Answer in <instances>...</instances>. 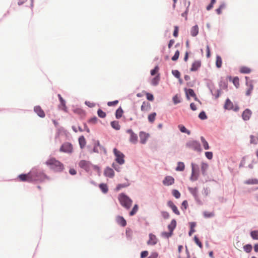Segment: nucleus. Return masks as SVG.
Returning <instances> with one entry per match:
<instances>
[{
  "label": "nucleus",
  "instance_id": "obj_21",
  "mask_svg": "<svg viewBox=\"0 0 258 258\" xmlns=\"http://www.w3.org/2000/svg\"><path fill=\"white\" fill-rule=\"evenodd\" d=\"M201 66V60H198L195 61L191 64L190 71L191 72L197 71Z\"/></svg>",
  "mask_w": 258,
  "mask_h": 258
},
{
  "label": "nucleus",
  "instance_id": "obj_37",
  "mask_svg": "<svg viewBox=\"0 0 258 258\" xmlns=\"http://www.w3.org/2000/svg\"><path fill=\"white\" fill-rule=\"evenodd\" d=\"M129 141L133 144H136L138 142V136L135 133L130 135Z\"/></svg>",
  "mask_w": 258,
  "mask_h": 258
},
{
  "label": "nucleus",
  "instance_id": "obj_28",
  "mask_svg": "<svg viewBox=\"0 0 258 258\" xmlns=\"http://www.w3.org/2000/svg\"><path fill=\"white\" fill-rule=\"evenodd\" d=\"M178 128L179 130V131L182 133H185L188 135H190L191 134L190 131L187 130L183 124H178Z\"/></svg>",
  "mask_w": 258,
  "mask_h": 258
},
{
  "label": "nucleus",
  "instance_id": "obj_36",
  "mask_svg": "<svg viewBox=\"0 0 258 258\" xmlns=\"http://www.w3.org/2000/svg\"><path fill=\"white\" fill-rule=\"evenodd\" d=\"M111 127L115 130H119L120 128V125L119 124V122L116 120L112 121L110 122Z\"/></svg>",
  "mask_w": 258,
  "mask_h": 258
},
{
  "label": "nucleus",
  "instance_id": "obj_52",
  "mask_svg": "<svg viewBox=\"0 0 258 258\" xmlns=\"http://www.w3.org/2000/svg\"><path fill=\"white\" fill-rule=\"evenodd\" d=\"M203 215L204 217L206 218H212L215 215L214 212H208L207 211L204 212Z\"/></svg>",
  "mask_w": 258,
  "mask_h": 258
},
{
  "label": "nucleus",
  "instance_id": "obj_4",
  "mask_svg": "<svg viewBox=\"0 0 258 258\" xmlns=\"http://www.w3.org/2000/svg\"><path fill=\"white\" fill-rule=\"evenodd\" d=\"M185 147L197 152H201L202 149L200 143L195 140H190L185 143Z\"/></svg>",
  "mask_w": 258,
  "mask_h": 258
},
{
  "label": "nucleus",
  "instance_id": "obj_1",
  "mask_svg": "<svg viewBox=\"0 0 258 258\" xmlns=\"http://www.w3.org/2000/svg\"><path fill=\"white\" fill-rule=\"evenodd\" d=\"M32 182L33 181H44L45 179L49 180V177L45 174L43 170L37 167L33 168L31 170Z\"/></svg>",
  "mask_w": 258,
  "mask_h": 258
},
{
  "label": "nucleus",
  "instance_id": "obj_6",
  "mask_svg": "<svg viewBox=\"0 0 258 258\" xmlns=\"http://www.w3.org/2000/svg\"><path fill=\"white\" fill-rule=\"evenodd\" d=\"M191 174L189 178L191 181H195L198 179L199 176L200 168L198 165L191 163Z\"/></svg>",
  "mask_w": 258,
  "mask_h": 258
},
{
  "label": "nucleus",
  "instance_id": "obj_14",
  "mask_svg": "<svg viewBox=\"0 0 258 258\" xmlns=\"http://www.w3.org/2000/svg\"><path fill=\"white\" fill-rule=\"evenodd\" d=\"M150 135L145 132L141 131L139 133V137L140 139V143L142 144H146L148 139L149 138Z\"/></svg>",
  "mask_w": 258,
  "mask_h": 258
},
{
  "label": "nucleus",
  "instance_id": "obj_34",
  "mask_svg": "<svg viewBox=\"0 0 258 258\" xmlns=\"http://www.w3.org/2000/svg\"><path fill=\"white\" fill-rule=\"evenodd\" d=\"M190 226V230L188 232L189 236H191L192 234L195 232L196 230L195 229V227L196 226V222H191L189 223Z\"/></svg>",
  "mask_w": 258,
  "mask_h": 258
},
{
  "label": "nucleus",
  "instance_id": "obj_59",
  "mask_svg": "<svg viewBox=\"0 0 258 258\" xmlns=\"http://www.w3.org/2000/svg\"><path fill=\"white\" fill-rule=\"evenodd\" d=\"M194 199L195 200V201L196 202V203L199 205H202L203 204V202L202 201V200H200V199L199 198V195L198 194L197 195H196V196H194Z\"/></svg>",
  "mask_w": 258,
  "mask_h": 258
},
{
  "label": "nucleus",
  "instance_id": "obj_40",
  "mask_svg": "<svg viewBox=\"0 0 258 258\" xmlns=\"http://www.w3.org/2000/svg\"><path fill=\"white\" fill-rule=\"evenodd\" d=\"M219 86L220 88L223 89H227L228 87V82L224 80H221L219 83Z\"/></svg>",
  "mask_w": 258,
  "mask_h": 258
},
{
  "label": "nucleus",
  "instance_id": "obj_17",
  "mask_svg": "<svg viewBox=\"0 0 258 258\" xmlns=\"http://www.w3.org/2000/svg\"><path fill=\"white\" fill-rule=\"evenodd\" d=\"M104 175L106 177L111 178L114 176V172L112 168L107 166L104 169Z\"/></svg>",
  "mask_w": 258,
  "mask_h": 258
},
{
  "label": "nucleus",
  "instance_id": "obj_27",
  "mask_svg": "<svg viewBox=\"0 0 258 258\" xmlns=\"http://www.w3.org/2000/svg\"><path fill=\"white\" fill-rule=\"evenodd\" d=\"M199 33V27L196 25L191 27L190 30V34L192 37H196Z\"/></svg>",
  "mask_w": 258,
  "mask_h": 258
},
{
  "label": "nucleus",
  "instance_id": "obj_29",
  "mask_svg": "<svg viewBox=\"0 0 258 258\" xmlns=\"http://www.w3.org/2000/svg\"><path fill=\"white\" fill-rule=\"evenodd\" d=\"M160 74H158L155 77H154L151 81V85L154 86H156L158 85L160 81Z\"/></svg>",
  "mask_w": 258,
  "mask_h": 258
},
{
  "label": "nucleus",
  "instance_id": "obj_26",
  "mask_svg": "<svg viewBox=\"0 0 258 258\" xmlns=\"http://www.w3.org/2000/svg\"><path fill=\"white\" fill-rule=\"evenodd\" d=\"M177 225V222L175 219L171 220L170 223L168 225L167 228L168 230H170L173 232L174 230L175 229Z\"/></svg>",
  "mask_w": 258,
  "mask_h": 258
},
{
  "label": "nucleus",
  "instance_id": "obj_8",
  "mask_svg": "<svg viewBox=\"0 0 258 258\" xmlns=\"http://www.w3.org/2000/svg\"><path fill=\"white\" fill-rule=\"evenodd\" d=\"M207 87L209 89L211 94L213 96H215V99H218L220 95L221 90L218 89L217 90V93L216 94H214L213 90L215 89V85L213 82L211 80H208V82L206 84Z\"/></svg>",
  "mask_w": 258,
  "mask_h": 258
},
{
  "label": "nucleus",
  "instance_id": "obj_32",
  "mask_svg": "<svg viewBox=\"0 0 258 258\" xmlns=\"http://www.w3.org/2000/svg\"><path fill=\"white\" fill-rule=\"evenodd\" d=\"M99 187L103 194H106L108 191V188L107 184L101 183L99 184Z\"/></svg>",
  "mask_w": 258,
  "mask_h": 258
},
{
  "label": "nucleus",
  "instance_id": "obj_60",
  "mask_svg": "<svg viewBox=\"0 0 258 258\" xmlns=\"http://www.w3.org/2000/svg\"><path fill=\"white\" fill-rule=\"evenodd\" d=\"M159 68L158 66H156L153 69L151 70L150 74L151 76L155 75L159 71Z\"/></svg>",
  "mask_w": 258,
  "mask_h": 258
},
{
  "label": "nucleus",
  "instance_id": "obj_20",
  "mask_svg": "<svg viewBox=\"0 0 258 258\" xmlns=\"http://www.w3.org/2000/svg\"><path fill=\"white\" fill-rule=\"evenodd\" d=\"M184 91L186 95V99L187 100L190 99V97H194L195 96L196 93L194 90L190 88H184Z\"/></svg>",
  "mask_w": 258,
  "mask_h": 258
},
{
  "label": "nucleus",
  "instance_id": "obj_23",
  "mask_svg": "<svg viewBox=\"0 0 258 258\" xmlns=\"http://www.w3.org/2000/svg\"><path fill=\"white\" fill-rule=\"evenodd\" d=\"M124 179L126 181V182L118 184L115 187V191H117L122 188L127 187L130 185V183L128 182V179L126 178H125Z\"/></svg>",
  "mask_w": 258,
  "mask_h": 258
},
{
  "label": "nucleus",
  "instance_id": "obj_47",
  "mask_svg": "<svg viewBox=\"0 0 258 258\" xmlns=\"http://www.w3.org/2000/svg\"><path fill=\"white\" fill-rule=\"evenodd\" d=\"M250 236L253 239L258 240V230L251 231Z\"/></svg>",
  "mask_w": 258,
  "mask_h": 258
},
{
  "label": "nucleus",
  "instance_id": "obj_3",
  "mask_svg": "<svg viewBox=\"0 0 258 258\" xmlns=\"http://www.w3.org/2000/svg\"><path fill=\"white\" fill-rule=\"evenodd\" d=\"M118 201L120 205L126 209H129L132 204V199L125 194L122 192L118 195Z\"/></svg>",
  "mask_w": 258,
  "mask_h": 258
},
{
  "label": "nucleus",
  "instance_id": "obj_18",
  "mask_svg": "<svg viewBox=\"0 0 258 258\" xmlns=\"http://www.w3.org/2000/svg\"><path fill=\"white\" fill-rule=\"evenodd\" d=\"M34 111L41 118H44L45 116L44 111L39 105L35 106L34 107Z\"/></svg>",
  "mask_w": 258,
  "mask_h": 258
},
{
  "label": "nucleus",
  "instance_id": "obj_49",
  "mask_svg": "<svg viewBox=\"0 0 258 258\" xmlns=\"http://www.w3.org/2000/svg\"><path fill=\"white\" fill-rule=\"evenodd\" d=\"M239 80L238 77H234L232 79V82L233 85L236 88H238L239 86Z\"/></svg>",
  "mask_w": 258,
  "mask_h": 258
},
{
  "label": "nucleus",
  "instance_id": "obj_53",
  "mask_svg": "<svg viewBox=\"0 0 258 258\" xmlns=\"http://www.w3.org/2000/svg\"><path fill=\"white\" fill-rule=\"evenodd\" d=\"M172 100L174 104H177L181 102V100L177 94L173 97Z\"/></svg>",
  "mask_w": 258,
  "mask_h": 258
},
{
  "label": "nucleus",
  "instance_id": "obj_10",
  "mask_svg": "<svg viewBox=\"0 0 258 258\" xmlns=\"http://www.w3.org/2000/svg\"><path fill=\"white\" fill-rule=\"evenodd\" d=\"M20 181L23 182H32L31 170L28 173L21 174L18 176Z\"/></svg>",
  "mask_w": 258,
  "mask_h": 258
},
{
  "label": "nucleus",
  "instance_id": "obj_30",
  "mask_svg": "<svg viewBox=\"0 0 258 258\" xmlns=\"http://www.w3.org/2000/svg\"><path fill=\"white\" fill-rule=\"evenodd\" d=\"M79 143L81 149H83L86 144V140L83 136H81L79 138Z\"/></svg>",
  "mask_w": 258,
  "mask_h": 258
},
{
  "label": "nucleus",
  "instance_id": "obj_51",
  "mask_svg": "<svg viewBox=\"0 0 258 258\" xmlns=\"http://www.w3.org/2000/svg\"><path fill=\"white\" fill-rule=\"evenodd\" d=\"M172 194L176 199H179L181 196L180 192L177 189H173Z\"/></svg>",
  "mask_w": 258,
  "mask_h": 258
},
{
  "label": "nucleus",
  "instance_id": "obj_15",
  "mask_svg": "<svg viewBox=\"0 0 258 258\" xmlns=\"http://www.w3.org/2000/svg\"><path fill=\"white\" fill-rule=\"evenodd\" d=\"M174 178L171 176H166L163 179L162 183L165 186H170L174 183Z\"/></svg>",
  "mask_w": 258,
  "mask_h": 258
},
{
  "label": "nucleus",
  "instance_id": "obj_62",
  "mask_svg": "<svg viewBox=\"0 0 258 258\" xmlns=\"http://www.w3.org/2000/svg\"><path fill=\"white\" fill-rule=\"evenodd\" d=\"M188 208V203L186 200H184L182 202L181 209L182 210H186Z\"/></svg>",
  "mask_w": 258,
  "mask_h": 258
},
{
  "label": "nucleus",
  "instance_id": "obj_35",
  "mask_svg": "<svg viewBox=\"0 0 258 258\" xmlns=\"http://www.w3.org/2000/svg\"><path fill=\"white\" fill-rule=\"evenodd\" d=\"M185 168V165L183 162L179 161L177 163V166L175 168V170L177 171H183Z\"/></svg>",
  "mask_w": 258,
  "mask_h": 258
},
{
  "label": "nucleus",
  "instance_id": "obj_63",
  "mask_svg": "<svg viewBox=\"0 0 258 258\" xmlns=\"http://www.w3.org/2000/svg\"><path fill=\"white\" fill-rule=\"evenodd\" d=\"M172 74L176 78H179L180 77V73L177 70H172Z\"/></svg>",
  "mask_w": 258,
  "mask_h": 258
},
{
  "label": "nucleus",
  "instance_id": "obj_25",
  "mask_svg": "<svg viewBox=\"0 0 258 258\" xmlns=\"http://www.w3.org/2000/svg\"><path fill=\"white\" fill-rule=\"evenodd\" d=\"M209 168V165L208 163L205 162H202L201 164V172L202 174L204 176L207 175V170Z\"/></svg>",
  "mask_w": 258,
  "mask_h": 258
},
{
  "label": "nucleus",
  "instance_id": "obj_7",
  "mask_svg": "<svg viewBox=\"0 0 258 258\" xmlns=\"http://www.w3.org/2000/svg\"><path fill=\"white\" fill-rule=\"evenodd\" d=\"M113 154L115 157V161L119 165H122L124 163V155L120 151L118 150L116 148H114L113 150Z\"/></svg>",
  "mask_w": 258,
  "mask_h": 258
},
{
  "label": "nucleus",
  "instance_id": "obj_38",
  "mask_svg": "<svg viewBox=\"0 0 258 258\" xmlns=\"http://www.w3.org/2000/svg\"><path fill=\"white\" fill-rule=\"evenodd\" d=\"M244 183L246 184H258V179L256 178L248 179L244 181Z\"/></svg>",
  "mask_w": 258,
  "mask_h": 258
},
{
  "label": "nucleus",
  "instance_id": "obj_16",
  "mask_svg": "<svg viewBox=\"0 0 258 258\" xmlns=\"http://www.w3.org/2000/svg\"><path fill=\"white\" fill-rule=\"evenodd\" d=\"M252 115V111L248 108L245 109L242 113V118L244 121H247L249 120Z\"/></svg>",
  "mask_w": 258,
  "mask_h": 258
},
{
  "label": "nucleus",
  "instance_id": "obj_58",
  "mask_svg": "<svg viewBox=\"0 0 258 258\" xmlns=\"http://www.w3.org/2000/svg\"><path fill=\"white\" fill-rule=\"evenodd\" d=\"M194 199L195 200V201L196 202V203L199 205H202L203 204V202L202 201V200H200V199L199 198V195L198 194L197 195H196V196H194Z\"/></svg>",
  "mask_w": 258,
  "mask_h": 258
},
{
  "label": "nucleus",
  "instance_id": "obj_39",
  "mask_svg": "<svg viewBox=\"0 0 258 258\" xmlns=\"http://www.w3.org/2000/svg\"><path fill=\"white\" fill-rule=\"evenodd\" d=\"M222 60L221 57L217 55L216 60V66L217 68H220L222 67Z\"/></svg>",
  "mask_w": 258,
  "mask_h": 258
},
{
  "label": "nucleus",
  "instance_id": "obj_48",
  "mask_svg": "<svg viewBox=\"0 0 258 258\" xmlns=\"http://www.w3.org/2000/svg\"><path fill=\"white\" fill-rule=\"evenodd\" d=\"M97 114L99 117L102 118H105L106 116V113L100 108L98 109Z\"/></svg>",
  "mask_w": 258,
  "mask_h": 258
},
{
  "label": "nucleus",
  "instance_id": "obj_9",
  "mask_svg": "<svg viewBox=\"0 0 258 258\" xmlns=\"http://www.w3.org/2000/svg\"><path fill=\"white\" fill-rule=\"evenodd\" d=\"M73 146L71 143L65 142L62 144L60 148V151L67 153H71L73 152Z\"/></svg>",
  "mask_w": 258,
  "mask_h": 258
},
{
  "label": "nucleus",
  "instance_id": "obj_57",
  "mask_svg": "<svg viewBox=\"0 0 258 258\" xmlns=\"http://www.w3.org/2000/svg\"><path fill=\"white\" fill-rule=\"evenodd\" d=\"M179 54H180L179 51L178 50H177L175 51L174 55L171 57V59L173 61H176L179 58Z\"/></svg>",
  "mask_w": 258,
  "mask_h": 258
},
{
  "label": "nucleus",
  "instance_id": "obj_22",
  "mask_svg": "<svg viewBox=\"0 0 258 258\" xmlns=\"http://www.w3.org/2000/svg\"><path fill=\"white\" fill-rule=\"evenodd\" d=\"M116 221L118 224L122 227H125L126 225V221L121 216H117L116 217Z\"/></svg>",
  "mask_w": 258,
  "mask_h": 258
},
{
  "label": "nucleus",
  "instance_id": "obj_5",
  "mask_svg": "<svg viewBox=\"0 0 258 258\" xmlns=\"http://www.w3.org/2000/svg\"><path fill=\"white\" fill-rule=\"evenodd\" d=\"M94 142V147L92 149H91L90 147L89 146H87V148L89 150V151L90 153H99V151H103L105 154H107V151L106 149L100 145V142L99 140H93Z\"/></svg>",
  "mask_w": 258,
  "mask_h": 258
},
{
  "label": "nucleus",
  "instance_id": "obj_19",
  "mask_svg": "<svg viewBox=\"0 0 258 258\" xmlns=\"http://www.w3.org/2000/svg\"><path fill=\"white\" fill-rule=\"evenodd\" d=\"M167 205L172 209L173 212L174 214H175L177 215H180V212L178 210V208L176 207V206L173 203V202L172 201H168L167 203Z\"/></svg>",
  "mask_w": 258,
  "mask_h": 258
},
{
  "label": "nucleus",
  "instance_id": "obj_13",
  "mask_svg": "<svg viewBox=\"0 0 258 258\" xmlns=\"http://www.w3.org/2000/svg\"><path fill=\"white\" fill-rule=\"evenodd\" d=\"M149 240L147 241V244L148 245H155L158 241V239L156 236L153 233H150L149 234Z\"/></svg>",
  "mask_w": 258,
  "mask_h": 258
},
{
  "label": "nucleus",
  "instance_id": "obj_11",
  "mask_svg": "<svg viewBox=\"0 0 258 258\" xmlns=\"http://www.w3.org/2000/svg\"><path fill=\"white\" fill-rule=\"evenodd\" d=\"M92 165L90 161L82 160L79 163V166L88 172L90 170V166Z\"/></svg>",
  "mask_w": 258,
  "mask_h": 258
},
{
  "label": "nucleus",
  "instance_id": "obj_64",
  "mask_svg": "<svg viewBox=\"0 0 258 258\" xmlns=\"http://www.w3.org/2000/svg\"><path fill=\"white\" fill-rule=\"evenodd\" d=\"M205 156L208 159L211 160L213 158V154L212 152L207 151L205 152Z\"/></svg>",
  "mask_w": 258,
  "mask_h": 258
},
{
  "label": "nucleus",
  "instance_id": "obj_43",
  "mask_svg": "<svg viewBox=\"0 0 258 258\" xmlns=\"http://www.w3.org/2000/svg\"><path fill=\"white\" fill-rule=\"evenodd\" d=\"M188 190L193 197L198 194V189L197 187H188Z\"/></svg>",
  "mask_w": 258,
  "mask_h": 258
},
{
  "label": "nucleus",
  "instance_id": "obj_2",
  "mask_svg": "<svg viewBox=\"0 0 258 258\" xmlns=\"http://www.w3.org/2000/svg\"><path fill=\"white\" fill-rule=\"evenodd\" d=\"M45 164L55 172H60L64 169L63 164L55 158H51L45 162Z\"/></svg>",
  "mask_w": 258,
  "mask_h": 258
},
{
  "label": "nucleus",
  "instance_id": "obj_24",
  "mask_svg": "<svg viewBox=\"0 0 258 258\" xmlns=\"http://www.w3.org/2000/svg\"><path fill=\"white\" fill-rule=\"evenodd\" d=\"M233 104L231 102V101L229 99L227 98L225 102L224 105V108L226 110H230L233 109Z\"/></svg>",
  "mask_w": 258,
  "mask_h": 258
},
{
  "label": "nucleus",
  "instance_id": "obj_50",
  "mask_svg": "<svg viewBox=\"0 0 258 258\" xmlns=\"http://www.w3.org/2000/svg\"><path fill=\"white\" fill-rule=\"evenodd\" d=\"M194 239V241H195V243L197 244V245H198L200 248H203V244H202V242L200 240L199 238L196 235H195Z\"/></svg>",
  "mask_w": 258,
  "mask_h": 258
},
{
  "label": "nucleus",
  "instance_id": "obj_33",
  "mask_svg": "<svg viewBox=\"0 0 258 258\" xmlns=\"http://www.w3.org/2000/svg\"><path fill=\"white\" fill-rule=\"evenodd\" d=\"M200 139L203 146L204 149L206 150H209L210 149V147L208 142L206 140L205 138L203 136H201L200 137Z\"/></svg>",
  "mask_w": 258,
  "mask_h": 258
},
{
  "label": "nucleus",
  "instance_id": "obj_56",
  "mask_svg": "<svg viewBox=\"0 0 258 258\" xmlns=\"http://www.w3.org/2000/svg\"><path fill=\"white\" fill-rule=\"evenodd\" d=\"M199 117L202 120H205L207 118V116L204 111H202L199 114Z\"/></svg>",
  "mask_w": 258,
  "mask_h": 258
},
{
  "label": "nucleus",
  "instance_id": "obj_42",
  "mask_svg": "<svg viewBox=\"0 0 258 258\" xmlns=\"http://www.w3.org/2000/svg\"><path fill=\"white\" fill-rule=\"evenodd\" d=\"M239 71L241 74H246L251 72V69L247 67L243 66L240 68Z\"/></svg>",
  "mask_w": 258,
  "mask_h": 258
},
{
  "label": "nucleus",
  "instance_id": "obj_54",
  "mask_svg": "<svg viewBox=\"0 0 258 258\" xmlns=\"http://www.w3.org/2000/svg\"><path fill=\"white\" fill-rule=\"evenodd\" d=\"M98 118L96 116H94L93 117L90 118L88 120V122L90 124H96L97 122Z\"/></svg>",
  "mask_w": 258,
  "mask_h": 258
},
{
  "label": "nucleus",
  "instance_id": "obj_55",
  "mask_svg": "<svg viewBox=\"0 0 258 258\" xmlns=\"http://www.w3.org/2000/svg\"><path fill=\"white\" fill-rule=\"evenodd\" d=\"M173 234V232L170 230H169L168 232H163L162 233V235L167 238L171 237Z\"/></svg>",
  "mask_w": 258,
  "mask_h": 258
},
{
  "label": "nucleus",
  "instance_id": "obj_61",
  "mask_svg": "<svg viewBox=\"0 0 258 258\" xmlns=\"http://www.w3.org/2000/svg\"><path fill=\"white\" fill-rule=\"evenodd\" d=\"M161 215L164 219H168L170 217V214L166 211H161Z\"/></svg>",
  "mask_w": 258,
  "mask_h": 258
},
{
  "label": "nucleus",
  "instance_id": "obj_45",
  "mask_svg": "<svg viewBox=\"0 0 258 258\" xmlns=\"http://www.w3.org/2000/svg\"><path fill=\"white\" fill-rule=\"evenodd\" d=\"M252 249V245L250 244H247L243 246L244 250L247 252L249 253L251 251Z\"/></svg>",
  "mask_w": 258,
  "mask_h": 258
},
{
  "label": "nucleus",
  "instance_id": "obj_44",
  "mask_svg": "<svg viewBox=\"0 0 258 258\" xmlns=\"http://www.w3.org/2000/svg\"><path fill=\"white\" fill-rule=\"evenodd\" d=\"M139 209V206L137 204H135L132 210L130 212L129 215L131 216H134L137 212Z\"/></svg>",
  "mask_w": 258,
  "mask_h": 258
},
{
  "label": "nucleus",
  "instance_id": "obj_31",
  "mask_svg": "<svg viewBox=\"0 0 258 258\" xmlns=\"http://www.w3.org/2000/svg\"><path fill=\"white\" fill-rule=\"evenodd\" d=\"M123 113V110L122 109V108L120 106L116 110L115 113L116 118V119L120 118L122 116Z\"/></svg>",
  "mask_w": 258,
  "mask_h": 258
},
{
  "label": "nucleus",
  "instance_id": "obj_12",
  "mask_svg": "<svg viewBox=\"0 0 258 258\" xmlns=\"http://www.w3.org/2000/svg\"><path fill=\"white\" fill-rule=\"evenodd\" d=\"M57 97L60 102V104L58 106V108L66 112H68V109L66 106V100L62 98V97L59 94L57 95Z\"/></svg>",
  "mask_w": 258,
  "mask_h": 258
},
{
  "label": "nucleus",
  "instance_id": "obj_41",
  "mask_svg": "<svg viewBox=\"0 0 258 258\" xmlns=\"http://www.w3.org/2000/svg\"><path fill=\"white\" fill-rule=\"evenodd\" d=\"M150 107V104L149 102H143L141 107V109L143 111H147Z\"/></svg>",
  "mask_w": 258,
  "mask_h": 258
},
{
  "label": "nucleus",
  "instance_id": "obj_46",
  "mask_svg": "<svg viewBox=\"0 0 258 258\" xmlns=\"http://www.w3.org/2000/svg\"><path fill=\"white\" fill-rule=\"evenodd\" d=\"M156 116V112H152L148 115V118L150 122H153L155 120Z\"/></svg>",
  "mask_w": 258,
  "mask_h": 258
}]
</instances>
